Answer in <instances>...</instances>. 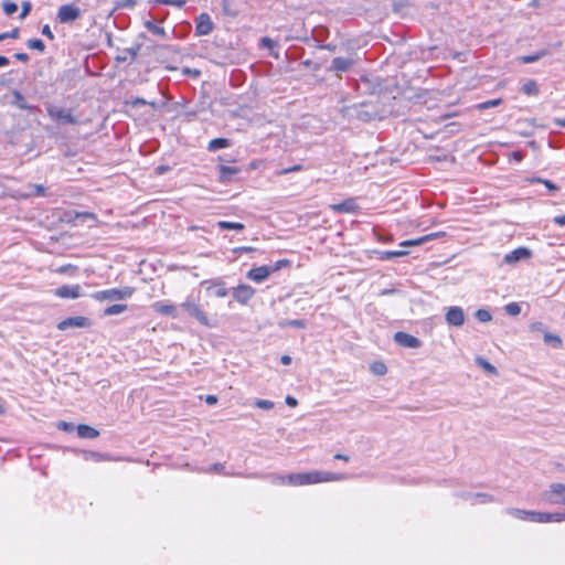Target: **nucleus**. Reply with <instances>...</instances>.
Listing matches in <instances>:
<instances>
[{"label":"nucleus","mask_w":565,"mask_h":565,"mask_svg":"<svg viewBox=\"0 0 565 565\" xmlns=\"http://www.w3.org/2000/svg\"><path fill=\"white\" fill-rule=\"evenodd\" d=\"M262 43L264 46H267V47H271L273 45H275V42L269 38H263Z\"/></svg>","instance_id":"62"},{"label":"nucleus","mask_w":565,"mask_h":565,"mask_svg":"<svg viewBox=\"0 0 565 565\" xmlns=\"http://www.w3.org/2000/svg\"><path fill=\"white\" fill-rule=\"evenodd\" d=\"M217 227L221 230L243 231L245 225L237 222L220 221L217 222Z\"/></svg>","instance_id":"31"},{"label":"nucleus","mask_w":565,"mask_h":565,"mask_svg":"<svg viewBox=\"0 0 565 565\" xmlns=\"http://www.w3.org/2000/svg\"><path fill=\"white\" fill-rule=\"evenodd\" d=\"M553 222L559 226L565 225V215H558L553 218Z\"/></svg>","instance_id":"59"},{"label":"nucleus","mask_w":565,"mask_h":565,"mask_svg":"<svg viewBox=\"0 0 565 565\" xmlns=\"http://www.w3.org/2000/svg\"><path fill=\"white\" fill-rule=\"evenodd\" d=\"M476 363L482 367L486 372L490 373V374H497V369L494 365H492L490 362H488L486 359H483L482 356H477L476 358Z\"/></svg>","instance_id":"33"},{"label":"nucleus","mask_w":565,"mask_h":565,"mask_svg":"<svg viewBox=\"0 0 565 565\" xmlns=\"http://www.w3.org/2000/svg\"><path fill=\"white\" fill-rule=\"evenodd\" d=\"M532 255L531 250L526 247H519V248H515L514 250L508 253L504 258H503V262L508 265H513V264H516L520 260H523V259H527L530 258Z\"/></svg>","instance_id":"15"},{"label":"nucleus","mask_w":565,"mask_h":565,"mask_svg":"<svg viewBox=\"0 0 565 565\" xmlns=\"http://www.w3.org/2000/svg\"><path fill=\"white\" fill-rule=\"evenodd\" d=\"M270 275V270L268 265L259 266L252 268L247 273V278L255 281V282H263L265 279H267Z\"/></svg>","instance_id":"17"},{"label":"nucleus","mask_w":565,"mask_h":565,"mask_svg":"<svg viewBox=\"0 0 565 565\" xmlns=\"http://www.w3.org/2000/svg\"><path fill=\"white\" fill-rule=\"evenodd\" d=\"M230 146V140L228 139H225V138H215V139H212L210 142H209V146H207V149L210 151H216L218 149H222V148H226Z\"/></svg>","instance_id":"28"},{"label":"nucleus","mask_w":565,"mask_h":565,"mask_svg":"<svg viewBox=\"0 0 565 565\" xmlns=\"http://www.w3.org/2000/svg\"><path fill=\"white\" fill-rule=\"evenodd\" d=\"M500 104H501V99L498 98V99H492V100H488V102L481 103V104H479L478 108L479 109H488V108L495 107V106H498Z\"/></svg>","instance_id":"48"},{"label":"nucleus","mask_w":565,"mask_h":565,"mask_svg":"<svg viewBox=\"0 0 565 565\" xmlns=\"http://www.w3.org/2000/svg\"><path fill=\"white\" fill-rule=\"evenodd\" d=\"M299 170H301V166L297 164V166H294L291 168L284 169L280 173L281 174H288V173H291V172H295V171H299Z\"/></svg>","instance_id":"58"},{"label":"nucleus","mask_w":565,"mask_h":565,"mask_svg":"<svg viewBox=\"0 0 565 565\" xmlns=\"http://www.w3.org/2000/svg\"><path fill=\"white\" fill-rule=\"evenodd\" d=\"M118 6L120 8H134L136 6V0H120Z\"/></svg>","instance_id":"54"},{"label":"nucleus","mask_w":565,"mask_h":565,"mask_svg":"<svg viewBox=\"0 0 565 565\" xmlns=\"http://www.w3.org/2000/svg\"><path fill=\"white\" fill-rule=\"evenodd\" d=\"M379 258L381 260H388L393 258H398L407 255L408 253L406 250H383L379 252Z\"/></svg>","instance_id":"27"},{"label":"nucleus","mask_w":565,"mask_h":565,"mask_svg":"<svg viewBox=\"0 0 565 565\" xmlns=\"http://www.w3.org/2000/svg\"><path fill=\"white\" fill-rule=\"evenodd\" d=\"M205 402L209 404V405H214L217 403V397L215 395H207L205 397Z\"/></svg>","instance_id":"60"},{"label":"nucleus","mask_w":565,"mask_h":565,"mask_svg":"<svg viewBox=\"0 0 565 565\" xmlns=\"http://www.w3.org/2000/svg\"><path fill=\"white\" fill-rule=\"evenodd\" d=\"M76 217L77 218H83V220H95L96 218L95 214H93L90 212L77 213Z\"/></svg>","instance_id":"55"},{"label":"nucleus","mask_w":565,"mask_h":565,"mask_svg":"<svg viewBox=\"0 0 565 565\" xmlns=\"http://www.w3.org/2000/svg\"><path fill=\"white\" fill-rule=\"evenodd\" d=\"M135 294V288L130 286H125L121 288H110L105 290H99L92 294V298L96 301H117V300H126L132 297Z\"/></svg>","instance_id":"2"},{"label":"nucleus","mask_w":565,"mask_h":565,"mask_svg":"<svg viewBox=\"0 0 565 565\" xmlns=\"http://www.w3.org/2000/svg\"><path fill=\"white\" fill-rule=\"evenodd\" d=\"M2 35H7V39H18L20 34L19 28L12 29L10 32L1 33Z\"/></svg>","instance_id":"52"},{"label":"nucleus","mask_w":565,"mask_h":565,"mask_svg":"<svg viewBox=\"0 0 565 565\" xmlns=\"http://www.w3.org/2000/svg\"><path fill=\"white\" fill-rule=\"evenodd\" d=\"M152 308L156 312L160 315L169 316L171 318H178L177 307L171 303L157 301L152 305Z\"/></svg>","instance_id":"20"},{"label":"nucleus","mask_w":565,"mask_h":565,"mask_svg":"<svg viewBox=\"0 0 565 565\" xmlns=\"http://www.w3.org/2000/svg\"><path fill=\"white\" fill-rule=\"evenodd\" d=\"M14 100L12 102L20 109H30L25 98L19 90H13Z\"/></svg>","instance_id":"34"},{"label":"nucleus","mask_w":565,"mask_h":565,"mask_svg":"<svg viewBox=\"0 0 565 565\" xmlns=\"http://www.w3.org/2000/svg\"><path fill=\"white\" fill-rule=\"evenodd\" d=\"M145 26H146V29L148 31H150L151 33H153L156 35H159V36H164L166 35L164 29L162 26H159V25L154 24L151 21L145 22Z\"/></svg>","instance_id":"35"},{"label":"nucleus","mask_w":565,"mask_h":565,"mask_svg":"<svg viewBox=\"0 0 565 565\" xmlns=\"http://www.w3.org/2000/svg\"><path fill=\"white\" fill-rule=\"evenodd\" d=\"M156 2L164 6H173L177 8H182L185 4V0H156Z\"/></svg>","instance_id":"46"},{"label":"nucleus","mask_w":565,"mask_h":565,"mask_svg":"<svg viewBox=\"0 0 565 565\" xmlns=\"http://www.w3.org/2000/svg\"><path fill=\"white\" fill-rule=\"evenodd\" d=\"M542 498L550 504L565 505V483L555 482L550 484L548 489L543 492Z\"/></svg>","instance_id":"3"},{"label":"nucleus","mask_w":565,"mask_h":565,"mask_svg":"<svg viewBox=\"0 0 565 565\" xmlns=\"http://www.w3.org/2000/svg\"><path fill=\"white\" fill-rule=\"evenodd\" d=\"M14 57H15L18 61L22 62V63H26V62L29 61V55H28L26 53H22V52H20V53H15V54H14Z\"/></svg>","instance_id":"56"},{"label":"nucleus","mask_w":565,"mask_h":565,"mask_svg":"<svg viewBox=\"0 0 565 565\" xmlns=\"http://www.w3.org/2000/svg\"><path fill=\"white\" fill-rule=\"evenodd\" d=\"M278 326L280 328L292 327V328L303 329V328H306V321L305 320H300V319L281 320V321L278 322Z\"/></svg>","instance_id":"32"},{"label":"nucleus","mask_w":565,"mask_h":565,"mask_svg":"<svg viewBox=\"0 0 565 565\" xmlns=\"http://www.w3.org/2000/svg\"><path fill=\"white\" fill-rule=\"evenodd\" d=\"M57 428L64 431H72L74 429V425L67 422H60L57 424Z\"/></svg>","instance_id":"51"},{"label":"nucleus","mask_w":565,"mask_h":565,"mask_svg":"<svg viewBox=\"0 0 565 565\" xmlns=\"http://www.w3.org/2000/svg\"><path fill=\"white\" fill-rule=\"evenodd\" d=\"M254 404L256 407L266 411L271 409L274 407V403L268 399H256Z\"/></svg>","instance_id":"47"},{"label":"nucleus","mask_w":565,"mask_h":565,"mask_svg":"<svg viewBox=\"0 0 565 565\" xmlns=\"http://www.w3.org/2000/svg\"><path fill=\"white\" fill-rule=\"evenodd\" d=\"M140 49H141L140 44H136L131 47H127L122 51L121 54L117 55L116 61L118 63H124V62H127L128 60L130 62H134L137 58Z\"/></svg>","instance_id":"21"},{"label":"nucleus","mask_w":565,"mask_h":565,"mask_svg":"<svg viewBox=\"0 0 565 565\" xmlns=\"http://www.w3.org/2000/svg\"><path fill=\"white\" fill-rule=\"evenodd\" d=\"M345 473H334L328 471H310L302 473H290L288 476H271L273 482L290 486H305L319 482L340 481L347 479Z\"/></svg>","instance_id":"1"},{"label":"nucleus","mask_w":565,"mask_h":565,"mask_svg":"<svg viewBox=\"0 0 565 565\" xmlns=\"http://www.w3.org/2000/svg\"><path fill=\"white\" fill-rule=\"evenodd\" d=\"M76 429H77V435L81 438L94 439L99 436V431L97 429H95L94 427H90L88 425H85V424L78 425L76 427Z\"/></svg>","instance_id":"23"},{"label":"nucleus","mask_w":565,"mask_h":565,"mask_svg":"<svg viewBox=\"0 0 565 565\" xmlns=\"http://www.w3.org/2000/svg\"><path fill=\"white\" fill-rule=\"evenodd\" d=\"M223 468L224 466L222 463H214L210 467L209 471L220 472L223 470Z\"/></svg>","instance_id":"61"},{"label":"nucleus","mask_w":565,"mask_h":565,"mask_svg":"<svg viewBox=\"0 0 565 565\" xmlns=\"http://www.w3.org/2000/svg\"><path fill=\"white\" fill-rule=\"evenodd\" d=\"M461 497L466 500H470L472 504L488 503L492 501V497L487 493H462Z\"/></svg>","instance_id":"24"},{"label":"nucleus","mask_w":565,"mask_h":565,"mask_svg":"<svg viewBox=\"0 0 565 565\" xmlns=\"http://www.w3.org/2000/svg\"><path fill=\"white\" fill-rule=\"evenodd\" d=\"M214 23L207 13H201L195 19V35H207L213 31Z\"/></svg>","instance_id":"8"},{"label":"nucleus","mask_w":565,"mask_h":565,"mask_svg":"<svg viewBox=\"0 0 565 565\" xmlns=\"http://www.w3.org/2000/svg\"><path fill=\"white\" fill-rule=\"evenodd\" d=\"M289 265V260L288 259H279L277 260L275 264L273 265H268L269 267V270H270V274L281 269L282 267H286Z\"/></svg>","instance_id":"45"},{"label":"nucleus","mask_w":565,"mask_h":565,"mask_svg":"<svg viewBox=\"0 0 565 565\" xmlns=\"http://www.w3.org/2000/svg\"><path fill=\"white\" fill-rule=\"evenodd\" d=\"M445 319L449 326L461 327L465 323V312L461 307H450L446 312Z\"/></svg>","instance_id":"12"},{"label":"nucleus","mask_w":565,"mask_h":565,"mask_svg":"<svg viewBox=\"0 0 565 565\" xmlns=\"http://www.w3.org/2000/svg\"><path fill=\"white\" fill-rule=\"evenodd\" d=\"M505 312L509 315V316H518L521 311V308L519 306V303L516 302H510L508 303L505 307Z\"/></svg>","instance_id":"44"},{"label":"nucleus","mask_w":565,"mask_h":565,"mask_svg":"<svg viewBox=\"0 0 565 565\" xmlns=\"http://www.w3.org/2000/svg\"><path fill=\"white\" fill-rule=\"evenodd\" d=\"M371 370L376 375H384L387 372L386 365L382 362L373 363Z\"/></svg>","instance_id":"42"},{"label":"nucleus","mask_w":565,"mask_h":565,"mask_svg":"<svg viewBox=\"0 0 565 565\" xmlns=\"http://www.w3.org/2000/svg\"><path fill=\"white\" fill-rule=\"evenodd\" d=\"M537 182H542L550 191L552 192H555L558 190V186L556 184H554L553 182H551L550 180H542V179H536Z\"/></svg>","instance_id":"50"},{"label":"nucleus","mask_w":565,"mask_h":565,"mask_svg":"<svg viewBox=\"0 0 565 565\" xmlns=\"http://www.w3.org/2000/svg\"><path fill=\"white\" fill-rule=\"evenodd\" d=\"M354 61L352 58L339 56L332 60L331 70L334 72H347L352 67Z\"/></svg>","instance_id":"22"},{"label":"nucleus","mask_w":565,"mask_h":565,"mask_svg":"<svg viewBox=\"0 0 565 565\" xmlns=\"http://www.w3.org/2000/svg\"><path fill=\"white\" fill-rule=\"evenodd\" d=\"M544 342L547 344H552L554 348H558L562 345V340L558 335L552 333L544 334Z\"/></svg>","instance_id":"38"},{"label":"nucleus","mask_w":565,"mask_h":565,"mask_svg":"<svg viewBox=\"0 0 565 565\" xmlns=\"http://www.w3.org/2000/svg\"><path fill=\"white\" fill-rule=\"evenodd\" d=\"M82 14L79 8L72 4H63L57 10L56 19L60 23H72L77 20Z\"/></svg>","instance_id":"5"},{"label":"nucleus","mask_w":565,"mask_h":565,"mask_svg":"<svg viewBox=\"0 0 565 565\" xmlns=\"http://www.w3.org/2000/svg\"><path fill=\"white\" fill-rule=\"evenodd\" d=\"M370 108L371 106L369 103H362L359 106L348 108V110L350 111L351 116H355L358 119L363 121H370L379 117L377 111L373 107L372 109Z\"/></svg>","instance_id":"4"},{"label":"nucleus","mask_w":565,"mask_h":565,"mask_svg":"<svg viewBox=\"0 0 565 565\" xmlns=\"http://www.w3.org/2000/svg\"><path fill=\"white\" fill-rule=\"evenodd\" d=\"M92 322L88 318L77 316V317H70L66 318L57 323V329L61 331H65L68 328H88L90 327Z\"/></svg>","instance_id":"7"},{"label":"nucleus","mask_w":565,"mask_h":565,"mask_svg":"<svg viewBox=\"0 0 565 565\" xmlns=\"http://www.w3.org/2000/svg\"><path fill=\"white\" fill-rule=\"evenodd\" d=\"M507 513H509L510 515L516 518V519H520V520H529L532 522V514H535V511H526V510H521V509H514V508H509L507 509Z\"/></svg>","instance_id":"25"},{"label":"nucleus","mask_w":565,"mask_h":565,"mask_svg":"<svg viewBox=\"0 0 565 565\" xmlns=\"http://www.w3.org/2000/svg\"><path fill=\"white\" fill-rule=\"evenodd\" d=\"M330 209L337 213H354L359 206L353 199L344 200L340 203L330 205Z\"/></svg>","instance_id":"18"},{"label":"nucleus","mask_w":565,"mask_h":565,"mask_svg":"<svg viewBox=\"0 0 565 565\" xmlns=\"http://www.w3.org/2000/svg\"><path fill=\"white\" fill-rule=\"evenodd\" d=\"M41 32L44 36L49 38L50 40H54V34L52 33L49 24L43 25Z\"/></svg>","instance_id":"53"},{"label":"nucleus","mask_w":565,"mask_h":565,"mask_svg":"<svg viewBox=\"0 0 565 565\" xmlns=\"http://www.w3.org/2000/svg\"><path fill=\"white\" fill-rule=\"evenodd\" d=\"M475 316L480 322H489L492 319L491 313L486 309H478Z\"/></svg>","instance_id":"40"},{"label":"nucleus","mask_w":565,"mask_h":565,"mask_svg":"<svg viewBox=\"0 0 565 565\" xmlns=\"http://www.w3.org/2000/svg\"><path fill=\"white\" fill-rule=\"evenodd\" d=\"M202 285L206 287L207 292L216 298H223L227 296L225 282L220 279L204 280Z\"/></svg>","instance_id":"10"},{"label":"nucleus","mask_w":565,"mask_h":565,"mask_svg":"<svg viewBox=\"0 0 565 565\" xmlns=\"http://www.w3.org/2000/svg\"><path fill=\"white\" fill-rule=\"evenodd\" d=\"M181 307L193 318H195L201 324L209 326V319L206 315L201 310L200 306L192 299L188 298L182 302Z\"/></svg>","instance_id":"6"},{"label":"nucleus","mask_w":565,"mask_h":565,"mask_svg":"<svg viewBox=\"0 0 565 565\" xmlns=\"http://www.w3.org/2000/svg\"><path fill=\"white\" fill-rule=\"evenodd\" d=\"M530 329L532 331H541L543 329V323L542 322H534L530 326Z\"/></svg>","instance_id":"63"},{"label":"nucleus","mask_w":565,"mask_h":565,"mask_svg":"<svg viewBox=\"0 0 565 565\" xmlns=\"http://www.w3.org/2000/svg\"><path fill=\"white\" fill-rule=\"evenodd\" d=\"M532 522L536 523H558L562 522L561 512H536L532 514Z\"/></svg>","instance_id":"16"},{"label":"nucleus","mask_w":565,"mask_h":565,"mask_svg":"<svg viewBox=\"0 0 565 565\" xmlns=\"http://www.w3.org/2000/svg\"><path fill=\"white\" fill-rule=\"evenodd\" d=\"M2 8H3V11H4V13H6L7 15H12V14H13V13H15V12H17V10H18V6H17V3L11 2V1H8V0H6V1L3 2Z\"/></svg>","instance_id":"43"},{"label":"nucleus","mask_w":565,"mask_h":565,"mask_svg":"<svg viewBox=\"0 0 565 565\" xmlns=\"http://www.w3.org/2000/svg\"><path fill=\"white\" fill-rule=\"evenodd\" d=\"M254 295H255V289L253 287H250L249 285H245V284L238 285L233 290L234 299L242 305L247 303L253 298Z\"/></svg>","instance_id":"11"},{"label":"nucleus","mask_w":565,"mask_h":565,"mask_svg":"<svg viewBox=\"0 0 565 565\" xmlns=\"http://www.w3.org/2000/svg\"><path fill=\"white\" fill-rule=\"evenodd\" d=\"M21 7H22V10L20 13V19H24L30 13V11L32 9V4L30 1H23Z\"/></svg>","instance_id":"49"},{"label":"nucleus","mask_w":565,"mask_h":565,"mask_svg":"<svg viewBox=\"0 0 565 565\" xmlns=\"http://www.w3.org/2000/svg\"><path fill=\"white\" fill-rule=\"evenodd\" d=\"M522 92L525 95H537L539 89L534 81H529L522 86Z\"/></svg>","instance_id":"37"},{"label":"nucleus","mask_w":565,"mask_h":565,"mask_svg":"<svg viewBox=\"0 0 565 565\" xmlns=\"http://www.w3.org/2000/svg\"><path fill=\"white\" fill-rule=\"evenodd\" d=\"M54 295L62 299H77L82 296L79 285H63L54 290Z\"/></svg>","instance_id":"9"},{"label":"nucleus","mask_w":565,"mask_h":565,"mask_svg":"<svg viewBox=\"0 0 565 565\" xmlns=\"http://www.w3.org/2000/svg\"><path fill=\"white\" fill-rule=\"evenodd\" d=\"M30 191L21 194L22 198H30V196H45V188L42 184H30L29 185Z\"/></svg>","instance_id":"26"},{"label":"nucleus","mask_w":565,"mask_h":565,"mask_svg":"<svg viewBox=\"0 0 565 565\" xmlns=\"http://www.w3.org/2000/svg\"><path fill=\"white\" fill-rule=\"evenodd\" d=\"M126 310H127V305L116 303V305H111V306L105 308L104 316L110 317V316L119 315Z\"/></svg>","instance_id":"29"},{"label":"nucleus","mask_w":565,"mask_h":565,"mask_svg":"<svg viewBox=\"0 0 565 565\" xmlns=\"http://www.w3.org/2000/svg\"><path fill=\"white\" fill-rule=\"evenodd\" d=\"M285 401L289 407H296L298 405V401L294 396L288 395Z\"/></svg>","instance_id":"57"},{"label":"nucleus","mask_w":565,"mask_h":565,"mask_svg":"<svg viewBox=\"0 0 565 565\" xmlns=\"http://www.w3.org/2000/svg\"><path fill=\"white\" fill-rule=\"evenodd\" d=\"M49 115L52 119L64 124V125H75L77 124V119L67 110L60 108H50Z\"/></svg>","instance_id":"14"},{"label":"nucleus","mask_w":565,"mask_h":565,"mask_svg":"<svg viewBox=\"0 0 565 565\" xmlns=\"http://www.w3.org/2000/svg\"><path fill=\"white\" fill-rule=\"evenodd\" d=\"M76 271H77V267L72 264L62 265L55 269V273H57V274H66L70 276H74L76 274Z\"/></svg>","instance_id":"36"},{"label":"nucleus","mask_w":565,"mask_h":565,"mask_svg":"<svg viewBox=\"0 0 565 565\" xmlns=\"http://www.w3.org/2000/svg\"><path fill=\"white\" fill-rule=\"evenodd\" d=\"M394 340L397 344L404 348L416 349L422 345V342L418 338L402 331H398L394 334Z\"/></svg>","instance_id":"13"},{"label":"nucleus","mask_w":565,"mask_h":565,"mask_svg":"<svg viewBox=\"0 0 565 565\" xmlns=\"http://www.w3.org/2000/svg\"><path fill=\"white\" fill-rule=\"evenodd\" d=\"M26 44L29 49L36 50L39 52H43L45 50V44L41 39H31Z\"/></svg>","instance_id":"39"},{"label":"nucleus","mask_w":565,"mask_h":565,"mask_svg":"<svg viewBox=\"0 0 565 565\" xmlns=\"http://www.w3.org/2000/svg\"><path fill=\"white\" fill-rule=\"evenodd\" d=\"M241 172L237 167H230L225 164L218 166V180L223 183H228L233 180V177Z\"/></svg>","instance_id":"19"},{"label":"nucleus","mask_w":565,"mask_h":565,"mask_svg":"<svg viewBox=\"0 0 565 565\" xmlns=\"http://www.w3.org/2000/svg\"><path fill=\"white\" fill-rule=\"evenodd\" d=\"M280 362L284 364V365H289L291 363V358L289 355H282L280 358Z\"/></svg>","instance_id":"64"},{"label":"nucleus","mask_w":565,"mask_h":565,"mask_svg":"<svg viewBox=\"0 0 565 565\" xmlns=\"http://www.w3.org/2000/svg\"><path fill=\"white\" fill-rule=\"evenodd\" d=\"M438 234L435 233V234H428V235H425L423 237H419L417 239H409V241H404L401 243V246H418V245H422L424 243H426L427 241L434 238V237H437Z\"/></svg>","instance_id":"30"},{"label":"nucleus","mask_w":565,"mask_h":565,"mask_svg":"<svg viewBox=\"0 0 565 565\" xmlns=\"http://www.w3.org/2000/svg\"><path fill=\"white\" fill-rule=\"evenodd\" d=\"M543 55H544V53H537V54H533V55H523V56L519 57V61L522 64H530V63H534V62L539 61Z\"/></svg>","instance_id":"41"}]
</instances>
